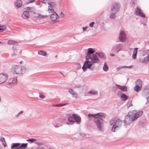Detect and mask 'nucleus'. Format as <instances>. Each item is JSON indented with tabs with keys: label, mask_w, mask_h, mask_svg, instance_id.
Here are the masks:
<instances>
[{
	"label": "nucleus",
	"mask_w": 149,
	"mask_h": 149,
	"mask_svg": "<svg viewBox=\"0 0 149 149\" xmlns=\"http://www.w3.org/2000/svg\"><path fill=\"white\" fill-rule=\"evenodd\" d=\"M65 119L63 118H61L60 119L59 121L61 122H65Z\"/></svg>",
	"instance_id": "49"
},
{
	"label": "nucleus",
	"mask_w": 149,
	"mask_h": 149,
	"mask_svg": "<svg viewBox=\"0 0 149 149\" xmlns=\"http://www.w3.org/2000/svg\"><path fill=\"white\" fill-rule=\"evenodd\" d=\"M55 105H52V106H53V107H55Z\"/></svg>",
	"instance_id": "64"
},
{
	"label": "nucleus",
	"mask_w": 149,
	"mask_h": 149,
	"mask_svg": "<svg viewBox=\"0 0 149 149\" xmlns=\"http://www.w3.org/2000/svg\"><path fill=\"white\" fill-rule=\"evenodd\" d=\"M87 27L86 26L85 27H83L82 29L84 31H85L86 29H87Z\"/></svg>",
	"instance_id": "57"
},
{
	"label": "nucleus",
	"mask_w": 149,
	"mask_h": 149,
	"mask_svg": "<svg viewBox=\"0 0 149 149\" xmlns=\"http://www.w3.org/2000/svg\"><path fill=\"white\" fill-rule=\"evenodd\" d=\"M116 86L122 91L125 92L127 91V87L126 86H121L120 85L117 84L116 85Z\"/></svg>",
	"instance_id": "21"
},
{
	"label": "nucleus",
	"mask_w": 149,
	"mask_h": 149,
	"mask_svg": "<svg viewBox=\"0 0 149 149\" xmlns=\"http://www.w3.org/2000/svg\"><path fill=\"white\" fill-rule=\"evenodd\" d=\"M48 4L49 6H51L52 7H54L56 6V4L54 2H48Z\"/></svg>",
	"instance_id": "40"
},
{
	"label": "nucleus",
	"mask_w": 149,
	"mask_h": 149,
	"mask_svg": "<svg viewBox=\"0 0 149 149\" xmlns=\"http://www.w3.org/2000/svg\"><path fill=\"white\" fill-rule=\"evenodd\" d=\"M146 52L148 54V56L144 58H140L139 59L140 62L144 63H146L149 61V50H147Z\"/></svg>",
	"instance_id": "11"
},
{
	"label": "nucleus",
	"mask_w": 149,
	"mask_h": 149,
	"mask_svg": "<svg viewBox=\"0 0 149 149\" xmlns=\"http://www.w3.org/2000/svg\"><path fill=\"white\" fill-rule=\"evenodd\" d=\"M94 23L93 22H91V23H90L89 24V26L91 27H93Z\"/></svg>",
	"instance_id": "51"
},
{
	"label": "nucleus",
	"mask_w": 149,
	"mask_h": 149,
	"mask_svg": "<svg viewBox=\"0 0 149 149\" xmlns=\"http://www.w3.org/2000/svg\"><path fill=\"white\" fill-rule=\"evenodd\" d=\"M35 1V0H31L29 1L26 2V4H28L29 3H31L33 2H34Z\"/></svg>",
	"instance_id": "44"
},
{
	"label": "nucleus",
	"mask_w": 149,
	"mask_h": 149,
	"mask_svg": "<svg viewBox=\"0 0 149 149\" xmlns=\"http://www.w3.org/2000/svg\"><path fill=\"white\" fill-rule=\"evenodd\" d=\"M26 141L29 142H30V143L34 142L35 144L39 145H42L43 144L42 143L38 141H36V139H27L26 140Z\"/></svg>",
	"instance_id": "15"
},
{
	"label": "nucleus",
	"mask_w": 149,
	"mask_h": 149,
	"mask_svg": "<svg viewBox=\"0 0 149 149\" xmlns=\"http://www.w3.org/2000/svg\"><path fill=\"white\" fill-rule=\"evenodd\" d=\"M22 5V2L21 0H15L14 3V6L16 9L20 8Z\"/></svg>",
	"instance_id": "12"
},
{
	"label": "nucleus",
	"mask_w": 149,
	"mask_h": 149,
	"mask_svg": "<svg viewBox=\"0 0 149 149\" xmlns=\"http://www.w3.org/2000/svg\"><path fill=\"white\" fill-rule=\"evenodd\" d=\"M8 43L10 45L13 44L14 45H17L18 44V43L17 42L12 40H9L8 41Z\"/></svg>",
	"instance_id": "23"
},
{
	"label": "nucleus",
	"mask_w": 149,
	"mask_h": 149,
	"mask_svg": "<svg viewBox=\"0 0 149 149\" xmlns=\"http://www.w3.org/2000/svg\"><path fill=\"white\" fill-rule=\"evenodd\" d=\"M8 79V75L6 73L0 74V84L5 82Z\"/></svg>",
	"instance_id": "7"
},
{
	"label": "nucleus",
	"mask_w": 149,
	"mask_h": 149,
	"mask_svg": "<svg viewBox=\"0 0 149 149\" xmlns=\"http://www.w3.org/2000/svg\"><path fill=\"white\" fill-rule=\"evenodd\" d=\"M91 62L87 61L85 62L83 65L82 67V69L84 71H86L87 68H89L90 70H93L95 68V66H93V64Z\"/></svg>",
	"instance_id": "5"
},
{
	"label": "nucleus",
	"mask_w": 149,
	"mask_h": 149,
	"mask_svg": "<svg viewBox=\"0 0 149 149\" xmlns=\"http://www.w3.org/2000/svg\"><path fill=\"white\" fill-rule=\"evenodd\" d=\"M115 56L114 54H110V56Z\"/></svg>",
	"instance_id": "59"
},
{
	"label": "nucleus",
	"mask_w": 149,
	"mask_h": 149,
	"mask_svg": "<svg viewBox=\"0 0 149 149\" xmlns=\"http://www.w3.org/2000/svg\"><path fill=\"white\" fill-rule=\"evenodd\" d=\"M136 85H138L139 86H141V87H142V81L140 79H137L136 81Z\"/></svg>",
	"instance_id": "26"
},
{
	"label": "nucleus",
	"mask_w": 149,
	"mask_h": 149,
	"mask_svg": "<svg viewBox=\"0 0 149 149\" xmlns=\"http://www.w3.org/2000/svg\"><path fill=\"white\" fill-rule=\"evenodd\" d=\"M60 15L61 17H63L64 16V14L63 13V12H61L60 13Z\"/></svg>",
	"instance_id": "50"
},
{
	"label": "nucleus",
	"mask_w": 149,
	"mask_h": 149,
	"mask_svg": "<svg viewBox=\"0 0 149 149\" xmlns=\"http://www.w3.org/2000/svg\"><path fill=\"white\" fill-rule=\"evenodd\" d=\"M138 49L137 48H135L134 50L132 56V58L134 59H136V58Z\"/></svg>",
	"instance_id": "20"
},
{
	"label": "nucleus",
	"mask_w": 149,
	"mask_h": 149,
	"mask_svg": "<svg viewBox=\"0 0 149 149\" xmlns=\"http://www.w3.org/2000/svg\"><path fill=\"white\" fill-rule=\"evenodd\" d=\"M48 16L47 15H42L40 14H39L38 16V18H44L47 17Z\"/></svg>",
	"instance_id": "37"
},
{
	"label": "nucleus",
	"mask_w": 149,
	"mask_h": 149,
	"mask_svg": "<svg viewBox=\"0 0 149 149\" xmlns=\"http://www.w3.org/2000/svg\"><path fill=\"white\" fill-rule=\"evenodd\" d=\"M72 116H74L75 122H76L77 124H79L81 122L80 118L74 114H72Z\"/></svg>",
	"instance_id": "18"
},
{
	"label": "nucleus",
	"mask_w": 149,
	"mask_h": 149,
	"mask_svg": "<svg viewBox=\"0 0 149 149\" xmlns=\"http://www.w3.org/2000/svg\"><path fill=\"white\" fill-rule=\"evenodd\" d=\"M6 28V27L5 25L1 26L0 25V32H1L5 30Z\"/></svg>",
	"instance_id": "35"
},
{
	"label": "nucleus",
	"mask_w": 149,
	"mask_h": 149,
	"mask_svg": "<svg viewBox=\"0 0 149 149\" xmlns=\"http://www.w3.org/2000/svg\"><path fill=\"white\" fill-rule=\"evenodd\" d=\"M142 94L144 97L149 95V86H147L143 90Z\"/></svg>",
	"instance_id": "14"
},
{
	"label": "nucleus",
	"mask_w": 149,
	"mask_h": 149,
	"mask_svg": "<svg viewBox=\"0 0 149 149\" xmlns=\"http://www.w3.org/2000/svg\"><path fill=\"white\" fill-rule=\"evenodd\" d=\"M20 64H22V61H20Z\"/></svg>",
	"instance_id": "62"
},
{
	"label": "nucleus",
	"mask_w": 149,
	"mask_h": 149,
	"mask_svg": "<svg viewBox=\"0 0 149 149\" xmlns=\"http://www.w3.org/2000/svg\"><path fill=\"white\" fill-rule=\"evenodd\" d=\"M134 13L136 15L140 16L143 18H144L145 17V14L142 12L141 10L138 8H137L135 9Z\"/></svg>",
	"instance_id": "8"
},
{
	"label": "nucleus",
	"mask_w": 149,
	"mask_h": 149,
	"mask_svg": "<svg viewBox=\"0 0 149 149\" xmlns=\"http://www.w3.org/2000/svg\"><path fill=\"white\" fill-rule=\"evenodd\" d=\"M141 86H139L138 85H136V86L134 87V90L136 92H138L139 90L141 89Z\"/></svg>",
	"instance_id": "33"
},
{
	"label": "nucleus",
	"mask_w": 149,
	"mask_h": 149,
	"mask_svg": "<svg viewBox=\"0 0 149 149\" xmlns=\"http://www.w3.org/2000/svg\"><path fill=\"white\" fill-rule=\"evenodd\" d=\"M123 47V45L122 44H119L116 45L115 50L116 53H118L120 51Z\"/></svg>",
	"instance_id": "19"
},
{
	"label": "nucleus",
	"mask_w": 149,
	"mask_h": 149,
	"mask_svg": "<svg viewBox=\"0 0 149 149\" xmlns=\"http://www.w3.org/2000/svg\"><path fill=\"white\" fill-rule=\"evenodd\" d=\"M146 99L147 100V102L146 103H148L149 102V97H147L146 98Z\"/></svg>",
	"instance_id": "56"
},
{
	"label": "nucleus",
	"mask_w": 149,
	"mask_h": 149,
	"mask_svg": "<svg viewBox=\"0 0 149 149\" xmlns=\"http://www.w3.org/2000/svg\"><path fill=\"white\" fill-rule=\"evenodd\" d=\"M54 7H52L51 6H48V8L47 10L48 12L49 13H51L54 12Z\"/></svg>",
	"instance_id": "29"
},
{
	"label": "nucleus",
	"mask_w": 149,
	"mask_h": 149,
	"mask_svg": "<svg viewBox=\"0 0 149 149\" xmlns=\"http://www.w3.org/2000/svg\"><path fill=\"white\" fill-rule=\"evenodd\" d=\"M98 93L97 91L94 90H91L89 91L88 93L91 95H95Z\"/></svg>",
	"instance_id": "30"
},
{
	"label": "nucleus",
	"mask_w": 149,
	"mask_h": 149,
	"mask_svg": "<svg viewBox=\"0 0 149 149\" xmlns=\"http://www.w3.org/2000/svg\"><path fill=\"white\" fill-rule=\"evenodd\" d=\"M17 76L12 78L10 80V81H12V82H10L7 85V87L8 88H11L14 86L17 83Z\"/></svg>",
	"instance_id": "6"
},
{
	"label": "nucleus",
	"mask_w": 149,
	"mask_h": 149,
	"mask_svg": "<svg viewBox=\"0 0 149 149\" xmlns=\"http://www.w3.org/2000/svg\"><path fill=\"white\" fill-rule=\"evenodd\" d=\"M54 127H58V126H54Z\"/></svg>",
	"instance_id": "61"
},
{
	"label": "nucleus",
	"mask_w": 149,
	"mask_h": 149,
	"mask_svg": "<svg viewBox=\"0 0 149 149\" xmlns=\"http://www.w3.org/2000/svg\"><path fill=\"white\" fill-rule=\"evenodd\" d=\"M121 98L123 101H125L127 99V95L123 93H122L120 96Z\"/></svg>",
	"instance_id": "24"
},
{
	"label": "nucleus",
	"mask_w": 149,
	"mask_h": 149,
	"mask_svg": "<svg viewBox=\"0 0 149 149\" xmlns=\"http://www.w3.org/2000/svg\"><path fill=\"white\" fill-rule=\"evenodd\" d=\"M114 12H111V13L109 16L110 18L112 19H114L116 17V13Z\"/></svg>",
	"instance_id": "27"
},
{
	"label": "nucleus",
	"mask_w": 149,
	"mask_h": 149,
	"mask_svg": "<svg viewBox=\"0 0 149 149\" xmlns=\"http://www.w3.org/2000/svg\"><path fill=\"white\" fill-rule=\"evenodd\" d=\"M27 145V143H22L19 147L22 149H25L26 148Z\"/></svg>",
	"instance_id": "36"
},
{
	"label": "nucleus",
	"mask_w": 149,
	"mask_h": 149,
	"mask_svg": "<svg viewBox=\"0 0 149 149\" xmlns=\"http://www.w3.org/2000/svg\"><path fill=\"white\" fill-rule=\"evenodd\" d=\"M143 113V112L140 111L137 112L136 111L133 110L129 112L126 116V120H124V125H125L126 123H127V120L128 118L129 123H131L132 121L136 120L138 118L141 116Z\"/></svg>",
	"instance_id": "2"
},
{
	"label": "nucleus",
	"mask_w": 149,
	"mask_h": 149,
	"mask_svg": "<svg viewBox=\"0 0 149 149\" xmlns=\"http://www.w3.org/2000/svg\"><path fill=\"white\" fill-rule=\"evenodd\" d=\"M103 69L104 71L106 72L108 70V67L106 63H104L103 67Z\"/></svg>",
	"instance_id": "31"
},
{
	"label": "nucleus",
	"mask_w": 149,
	"mask_h": 149,
	"mask_svg": "<svg viewBox=\"0 0 149 149\" xmlns=\"http://www.w3.org/2000/svg\"><path fill=\"white\" fill-rule=\"evenodd\" d=\"M13 50L14 53H15H15H16V52H17V49H16L15 48H14V47H13Z\"/></svg>",
	"instance_id": "54"
},
{
	"label": "nucleus",
	"mask_w": 149,
	"mask_h": 149,
	"mask_svg": "<svg viewBox=\"0 0 149 149\" xmlns=\"http://www.w3.org/2000/svg\"><path fill=\"white\" fill-rule=\"evenodd\" d=\"M25 9H26V11H27L29 12H31L35 11L36 10V8L35 7H28L25 8Z\"/></svg>",
	"instance_id": "22"
},
{
	"label": "nucleus",
	"mask_w": 149,
	"mask_h": 149,
	"mask_svg": "<svg viewBox=\"0 0 149 149\" xmlns=\"http://www.w3.org/2000/svg\"><path fill=\"white\" fill-rule=\"evenodd\" d=\"M96 54H97L98 56L100 58H104L105 57L104 54L102 53H97Z\"/></svg>",
	"instance_id": "39"
},
{
	"label": "nucleus",
	"mask_w": 149,
	"mask_h": 149,
	"mask_svg": "<svg viewBox=\"0 0 149 149\" xmlns=\"http://www.w3.org/2000/svg\"><path fill=\"white\" fill-rule=\"evenodd\" d=\"M88 49V51L86 53H88V54H92L93 53H94V52H95V50H93L91 48H89Z\"/></svg>",
	"instance_id": "34"
},
{
	"label": "nucleus",
	"mask_w": 149,
	"mask_h": 149,
	"mask_svg": "<svg viewBox=\"0 0 149 149\" xmlns=\"http://www.w3.org/2000/svg\"><path fill=\"white\" fill-rule=\"evenodd\" d=\"M124 68V66L116 68L117 71H119L121 69Z\"/></svg>",
	"instance_id": "45"
},
{
	"label": "nucleus",
	"mask_w": 149,
	"mask_h": 149,
	"mask_svg": "<svg viewBox=\"0 0 149 149\" xmlns=\"http://www.w3.org/2000/svg\"><path fill=\"white\" fill-rule=\"evenodd\" d=\"M58 17L59 16L58 15V14L56 12H54L53 14L51 15L50 19L52 20L55 21Z\"/></svg>",
	"instance_id": "16"
},
{
	"label": "nucleus",
	"mask_w": 149,
	"mask_h": 149,
	"mask_svg": "<svg viewBox=\"0 0 149 149\" xmlns=\"http://www.w3.org/2000/svg\"><path fill=\"white\" fill-rule=\"evenodd\" d=\"M68 120L71 122H74V123L75 121H74V116H70L68 118Z\"/></svg>",
	"instance_id": "38"
},
{
	"label": "nucleus",
	"mask_w": 149,
	"mask_h": 149,
	"mask_svg": "<svg viewBox=\"0 0 149 149\" xmlns=\"http://www.w3.org/2000/svg\"><path fill=\"white\" fill-rule=\"evenodd\" d=\"M80 135L82 136H83V137H84L85 136H86V134H84V133H80Z\"/></svg>",
	"instance_id": "52"
},
{
	"label": "nucleus",
	"mask_w": 149,
	"mask_h": 149,
	"mask_svg": "<svg viewBox=\"0 0 149 149\" xmlns=\"http://www.w3.org/2000/svg\"><path fill=\"white\" fill-rule=\"evenodd\" d=\"M0 141L2 143L3 145L4 146V147H5L6 146V143L5 138L4 137H2L1 138Z\"/></svg>",
	"instance_id": "25"
},
{
	"label": "nucleus",
	"mask_w": 149,
	"mask_h": 149,
	"mask_svg": "<svg viewBox=\"0 0 149 149\" xmlns=\"http://www.w3.org/2000/svg\"><path fill=\"white\" fill-rule=\"evenodd\" d=\"M39 97L41 99H44L45 97V96L43 94H40Z\"/></svg>",
	"instance_id": "46"
},
{
	"label": "nucleus",
	"mask_w": 149,
	"mask_h": 149,
	"mask_svg": "<svg viewBox=\"0 0 149 149\" xmlns=\"http://www.w3.org/2000/svg\"><path fill=\"white\" fill-rule=\"evenodd\" d=\"M38 54L41 55L46 56L47 53L46 52L43 51H40L38 52Z\"/></svg>",
	"instance_id": "28"
},
{
	"label": "nucleus",
	"mask_w": 149,
	"mask_h": 149,
	"mask_svg": "<svg viewBox=\"0 0 149 149\" xmlns=\"http://www.w3.org/2000/svg\"><path fill=\"white\" fill-rule=\"evenodd\" d=\"M15 55V53H14L13 54H11V56H13L14 55Z\"/></svg>",
	"instance_id": "60"
},
{
	"label": "nucleus",
	"mask_w": 149,
	"mask_h": 149,
	"mask_svg": "<svg viewBox=\"0 0 149 149\" xmlns=\"http://www.w3.org/2000/svg\"><path fill=\"white\" fill-rule=\"evenodd\" d=\"M119 7L120 6L119 4L116 3L113 4L111 8V12L117 13L119 10Z\"/></svg>",
	"instance_id": "10"
},
{
	"label": "nucleus",
	"mask_w": 149,
	"mask_h": 149,
	"mask_svg": "<svg viewBox=\"0 0 149 149\" xmlns=\"http://www.w3.org/2000/svg\"><path fill=\"white\" fill-rule=\"evenodd\" d=\"M126 35L123 31H120V34L119 37L120 40L122 42H123L125 40L126 38Z\"/></svg>",
	"instance_id": "9"
},
{
	"label": "nucleus",
	"mask_w": 149,
	"mask_h": 149,
	"mask_svg": "<svg viewBox=\"0 0 149 149\" xmlns=\"http://www.w3.org/2000/svg\"><path fill=\"white\" fill-rule=\"evenodd\" d=\"M55 107H61V104H56L55 105Z\"/></svg>",
	"instance_id": "55"
},
{
	"label": "nucleus",
	"mask_w": 149,
	"mask_h": 149,
	"mask_svg": "<svg viewBox=\"0 0 149 149\" xmlns=\"http://www.w3.org/2000/svg\"><path fill=\"white\" fill-rule=\"evenodd\" d=\"M39 1H41L42 3H45L47 1V0H39Z\"/></svg>",
	"instance_id": "48"
},
{
	"label": "nucleus",
	"mask_w": 149,
	"mask_h": 149,
	"mask_svg": "<svg viewBox=\"0 0 149 149\" xmlns=\"http://www.w3.org/2000/svg\"><path fill=\"white\" fill-rule=\"evenodd\" d=\"M68 104V103H64V104H61V107L64 106H65Z\"/></svg>",
	"instance_id": "58"
},
{
	"label": "nucleus",
	"mask_w": 149,
	"mask_h": 149,
	"mask_svg": "<svg viewBox=\"0 0 149 149\" xmlns=\"http://www.w3.org/2000/svg\"><path fill=\"white\" fill-rule=\"evenodd\" d=\"M85 58L86 60H90L92 59V57L91 56V54H88L87 53H86Z\"/></svg>",
	"instance_id": "32"
},
{
	"label": "nucleus",
	"mask_w": 149,
	"mask_h": 149,
	"mask_svg": "<svg viewBox=\"0 0 149 149\" xmlns=\"http://www.w3.org/2000/svg\"><path fill=\"white\" fill-rule=\"evenodd\" d=\"M22 16L23 19H27L29 17V13L27 11H24L22 13Z\"/></svg>",
	"instance_id": "17"
},
{
	"label": "nucleus",
	"mask_w": 149,
	"mask_h": 149,
	"mask_svg": "<svg viewBox=\"0 0 149 149\" xmlns=\"http://www.w3.org/2000/svg\"><path fill=\"white\" fill-rule=\"evenodd\" d=\"M69 92L71 95H72L74 93L73 90L72 89H70L69 90Z\"/></svg>",
	"instance_id": "47"
},
{
	"label": "nucleus",
	"mask_w": 149,
	"mask_h": 149,
	"mask_svg": "<svg viewBox=\"0 0 149 149\" xmlns=\"http://www.w3.org/2000/svg\"><path fill=\"white\" fill-rule=\"evenodd\" d=\"M72 95L73 97L77 98V94L76 93L74 92Z\"/></svg>",
	"instance_id": "43"
},
{
	"label": "nucleus",
	"mask_w": 149,
	"mask_h": 149,
	"mask_svg": "<svg viewBox=\"0 0 149 149\" xmlns=\"http://www.w3.org/2000/svg\"><path fill=\"white\" fill-rule=\"evenodd\" d=\"M23 112H24V111H20L16 115H15V117L16 118H18L19 117V115H20L21 114H22V113H23Z\"/></svg>",
	"instance_id": "41"
},
{
	"label": "nucleus",
	"mask_w": 149,
	"mask_h": 149,
	"mask_svg": "<svg viewBox=\"0 0 149 149\" xmlns=\"http://www.w3.org/2000/svg\"><path fill=\"white\" fill-rule=\"evenodd\" d=\"M88 116L89 118L92 117L94 119L96 125L100 131L103 130L102 121L104 118V113H100L95 114H89Z\"/></svg>",
	"instance_id": "1"
},
{
	"label": "nucleus",
	"mask_w": 149,
	"mask_h": 149,
	"mask_svg": "<svg viewBox=\"0 0 149 149\" xmlns=\"http://www.w3.org/2000/svg\"><path fill=\"white\" fill-rule=\"evenodd\" d=\"M109 123L111 125H113L111 129L112 131L115 132L122 125V122L118 119L116 120V117H114L110 120Z\"/></svg>",
	"instance_id": "3"
},
{
	"label": "nucleus",
	"mask_w": 149,
	"mask_h": 149,
	"mask_svg": "<svg viewBox=\"0 0 149 149\" xmlns=\"http://www.w3.org/2000/svg\"><path fill=\"white\" fill-rule=\"evenodd\" d=\"M33 14H36V13H35V12H33Z\"/></svg>",
	"instance_id": "63"
},
{
	"label": "nucleus",
	"mask_w": 149,
	"mask_h": 149,
	"mask_svg": "<svg viewBox=\"0 0 149 149\" xmlns=\"http://www.w3.org/2000/svg\"><path fill=\"white\" fill-rule=\"evenodd\" d=\"M132 101H129L127 104V109H128L130 107L132 106Z\"/></svg>",
	"instance_id": "42"
},
{
	"label": "nucleus",
	"mask_w": 149,
	"mask_h": 149,
	"mask_svg": "<svg viewBox=\"0 0 149 149\" xmlns=\"http://www.w3.org/2000/svg\"><path fill=\"white\" fill-rule=\"evenodd\" d=\"M27 70L26 68L24 67H21L17 65H13L11 69V72L13 73L16 74H23Z\"/></svg>",
	"instance_id": "4"
},
{
	"label": "nucleus",
	"mask_w": 149,
	"mask_h": 149,
	"mask_svg": "<svg viewBox=\"0 0 149 149\" xmlns=\"http://www.w3.org/2000/svg\"><path fill=\"white\" fill-rule=\"evenodd\" d=\"M92 63H97L100 62V61L97 56L95 54H93V56L91 59Z\"/></svg>",
	"instance_id": "13"
},
{
	"label": "nucleus",
	"mask_w": 149,
	"mask_h": 149,
	"mask_svg": "<svg viewBox=\"0 0 149 149\" xmlns=\"http://www.w3.org/2000/svg\"><path fill=\"white\" fill-rule=\"evenodd\" d=\"M124 68H131L132 67V66H124Z\"/></svg>",
	"instance_id": "53"
}]
</instances>
